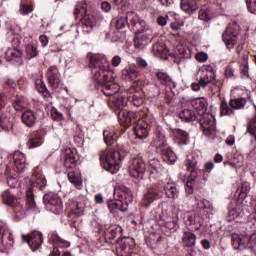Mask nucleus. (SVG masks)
Masks as SVG:
<instances>
[{
  "label": "nucleus",
  "instance_id": "nucleus-42",
  "mask_svg": "<svg viewBox=\"0 0 256 256\" xmlns=\"http://www.w3.org/2000/svg\"><path fill=\"white\" fill-rule=\"evenodd\" d=\"M87 205V202L85 199L82 201H77L71 204L70 206V215H75V217H81L83 213H85V207Z\"/></svg>",
  "mask_w": 256,
  "mask_h": 256
},
{
  "label": "nucleus",
  "instance_id": "nucleus-34",
  "mask_svg": "<svg viewBox=\"0 0 256 256\" xmlns=\"http://www.w3.org/2000/svg\"><path fill=\"white\" fill-rule=\"evenodd\" d=\"M193 109L197 112V117L207 115V100L205 98H196L191 101Z\"/></svg>",
  "mask_w": 256,
  "mask_h": 256
},
{
  "label": "nucleus",
  "instance_id": "nucleus-3",
  "mask_svg": "<svg viewBox=\"0 0 256 256\" xmlns=\"http://www.w3.org/2000/svg\"><path fill=\"white\" fill-rule=\"evenodd\" d=\"M79 15H81L80 25L83 35H91L101 18L97 14H91L87 11V2L85 1L78 2L75 6L74 16L76 19Z\"/></svg>",
  "mask_w": 256,
  "mask_h": 256
},
{
  "label": "nucleus",
  "instance_id": "nucleus-47",
  "mask_svg": "<svg viewBox=\"0 0 256 256\" xmlns=\"http://www.w3.org/2000/svg\"><path fill=\"white\" fill-rule=\"evenodd\" d=\"M4 175L7 180V184L11 187V189H15V187H17V175H19V172L6 168Z\"/></svg>",
  "mask_w": 256,
  "mask_h": 256
},
{
  "label": "nucleus",
  "instance_id": "nucleus-7",
  "mask_svg": "<svg viewBox=\"0 0 256 256\" xmlns=\"http://www.w3.org/2000/svg\"><path fill=\"white\" fill-rule=\"evenodd\" d=\"M217 66L215 64L203 65L200 69V85L202 89H206L207 85L212 84L215 87L216 93H221L223 81L217 80Z\"/></svg>",
  "mask_w": 256,
  "mask_h": 256
},
{
  "label": "nucleus",
  "instance_id": "nucleus-2",
  "mask_svg": "<svg viewBox=\"0 0 256 256\" xmlns=\"http://www.w3.org/2000/svg\"><path fill=\"white\" fill-rule=\"evenodd\" d=\"M120 124L123 126H120L119 128H108L103 131V137L104 142L108 147H111V145H114L113 147L102 150L99 152V159L100 163L103 166V168L108 171L109 173L115 174L120 169L121 161L127 157V154L129 153L131 146H129V143H119L117 142V137L120 135H123L124 131H126L127 127L130 125H133V131L138 139H144L137 136V133L135 132V127L137 126L136 123H130L127 124V122H123L120 119Z\"/></svg>",
  "mask_w": 256,
  "mask_h": 256
},
{
  "label": "nucleus",
  "instance_id": "nucleus-50",
  "mask_svg": "<svg viewBox=\"0 0 256 256\" xmlns=\"http://www.w3.org/2000/svg\"><path fill=\"white\" fill-rule=\"evenodd\" d=\"M0 127L6 133H9L13 129V122H11V118L5 113L0 115Z\"/></svg>",
  "mask_w": 256,
  "mask_h": 256
},
{
  "label": "nucleus",
  "instance_id": "nucleus-58",
  "mask_svg": "<svg viewBox=\"0 0 256 256\" xmlns=\"http://www.w3.org/2000/svg\"><path fill=\"white\" fill-rule=\"evenodd\" d=\"M15 111H23L25 107H27V101H25V97H16V99L12 103Z\"/></svg>",
  "mask_w": 256,
  "mask_h": 256
},
{
  "label": "nucleus",
  "instance_id": "nucleus-52",
  "mask_svg": "<svg viewBox=\"0 0 256 256\" xmlns=\"http://www.w3.org/2000/svg\"><path fill=\"white\" fill-rule=\"evenodd\" d=\"M251 191V184L249 182H242L241 186L237 189L236 193H238L239 199L242 201L249 195Z\"/></svg>",
  "mask_w": 256,
  "mask_h": 256
},
{
  "label": "nucleus",
  "instance_id": "nucleus-29",
  "mask_svg": "<svg viewBox=\"0 0 256 256\" xmlns=\"http://www.w3.org/2000/svg\"><path fill=\"white\" fill-rule=\"evenodd\" d=\"M125 17L128 27H132L134 31H141V29H145V27H147L145 26V20L139 19V15L135 12H127Z\"/></svg>",
  "mask_w": 256,
  "mask_h": 256
},
{
  "label": "nucleus",
  "instance_id": "nucleus-18",
  "mask_svg": "<svg viewBox=\"0 0 256 256\" xmlns=\"http://www.w3.org/2000/svg\"><path fill=\"white\" fill-rule=\"evenodd\" d=\"M135 239L131 237H125L118 241L116 244V255L117 256H141L137 252H133L135 249Z\"/></svg>",
  "mask_w": 256,
  "mask_h": 256
},
{
  "label": "nucleus",
  "instance_id": "nucleus-14",
  "mask_svg": "<svg viewBox=\"0 0 256 256\" xmlns=\"http://www.w3.org/2000/svg\"><path fill=\"white\" fill-rule=\"evenodd\" d=\"M205 216L199 213V210L193 212H187L184 214V225L187 227L188 231H199L203 227L205 221Z\"/></svg>",
  "mask_w": 256,
  "mask_h": 256
},
{
  "label": "nucleus",
  "instance_id": "nucleus-46",
  "mask_svg": "<svg viewBox=\"0 0 256 256\" xmlns=\"http://www.w3.org/2000/svg\"><path fill=\"white\" fill-rule=\"evenodd\" d=\"M33 0H21L19 6L20 15L27 16L33 13Z\"/></svg>",
  "mask_w": 256,
  "mask_h": 256
},
{
  "label": "nucleus",
  "instance_id": "nucleus-17",
  "mask_svg": "<svg viewBox=\"0 0 256 256\" xmlns=\"http://www.w3.org/2000/svg\"><path fill=\"white\" fill-rule=\"evenodd\" d=\"M245 235L243 234H232L231 235V243L232 247L237 251H243L249 245V241H251V236L256 235V232L251 231L250 227H247L245 224Z\"/></svg>",
  "mask_w": 256,
  "mask_h": 256
},
{
  "label": "nucleus",
  "instance_id": "nucleus-64",
  "mask_svg": "<svg viewBox=\"0 0 256 256\" xmlns=\"http://www.w3.org/2000/svg\"><path fill=\"white\" fill-rule=\"evenodd\" d=\"M246 6L250 13L256 15V0H246Z\"/></svg>",
  "mask_w": 256,
  "mask_h": 256
},
{
  "label": "nucleus",
  "instance_id": "nucleus-43",
  "mask_svg": "<svg viewBox=\"0 0 256 256\" xmlns=\"http://www.w3.org/2000/svg\"><path fill=\"white\" fill-rule=\"evenodd\" d=\"M128 103L130 105H133V107H141L143 105L145 99L143 98V91L139 90L137 92H134L133 94H130L127 97Z\"/></svg>",
  "mask_w": 256,
  "mask_h": 256
},
{
  "label": "nucleus",
  "instance_id": "nucleus-59",
  "mask_svg": "<svg viewBox=\"0 0 256 256\" xmlns=\"http://www.w3.org/2000/svg\"><path fill=\"white\" fill-rule=\"evenodd\" d=\"M26 205L29 209H35V195H33V189L31 188L26 191Z\"/></svg>",
  "mask_w": 256,
  "mask_h": 256
},
{
  "label": "nucleus",
  "instance_id": "nucleus-40",
  "mask_svg": "<svg viewBox=\"0 0 256 256\" xmlns=\"http://www.w3.org/2000/svg\"><path fill=\"white\" fill-rule=\"evenodd\" d=\"M174 137H175V141L177 142L178 145H188L189 143V132L183 130V129H179V128H175L172 131Z\"/></svg>",
  "mask_w": 256,
  "mask_h": 256
},
{
  "label": "nucleus",
  "instance_id": "nucleus-22",
  "mask_svg": "<svg viewBox=\"0 0 256 256\" xmlns=\"http://www.w3.org/2000/svg\"><path fill=\"white\" fill-rule=\"evenodd\" d=\"M47 187V179L43 174V168L37 166L32 170V176L30 178V189H37L43 191Z\"/></svg>",
  "mask_w": 256,
  "mask_h": 256
},
{
  "label": "nucleus",
  "instance_id": "nucleus-63",
  "mask_svg": "<svg viewBox=\"0 0 256 256\" xmlns=\"http://www.w3.org/2000/svg\"><path fill=\"white\" fill-rule=\"evenodd\" d=\"M240 75L242 79H251L249 76V62L247 60H244L240 65Z\"/></svg>",
  "mask_w": 256,
  "mask_h": 256
},
{
  "label": "nucleus",
  "instance_id": "nucleus-57",
  "mask_svg": "<svg viewBox=\"0 0 256 256\" xmlns=\"http://www.w3.org/2000/svg\"><path fill=\"white\" fill-rule=\"evenodd\" d=\"M198 17L201 19V21H211V19L214 17V14L213 11H211V8L203 7L200 9Z\"/></svg>",
  "mask_w": 256,
  "mask_h": 256
},
{
  "label": "nucleus",
  "instance_id": "nucleus-15",
  "mask_svg": "<svg viewBox=\"0 0 256 256\" xmlns=\"http://www.w3.org/2000/svg\"><path fill=\"white\" fill-rule=\"evenodd\" d=\"M145 171H147V165L143 154L139 153L130 161V175L135 179H145Z\"/></svg>",
  "mask_w": 256,
  "mask_h": 256
},
{
  "label": "nucleus",
  "instance_id": "nucleus-20",
  "mask_svg": "<svg viewBox=\"0 0 256 256\" xmlns=\"http://www.w3.org/2000/svg\"><path fill=\"white\" fill-rule=\"evenodd\" d=\"M153 39V30L149 27H144L141 30L136 31L134 37V47L143 51L147 47L148 43Z\"/></svg>",
  "mask_w": 256,
  "mask_h": 256
},
{
  "label": "nucleus",
  "instance_id": "nucleus-12",
  "mask_svg": "<svg viewBox=\"0 0 256 256\" xmlns=\"http://www.w3.org/2000/svg\"><path fill=\"white\" fill-rule=\"evenodd\" d=\"M43 202L46 205L47 211L54 213V215H61L63 213V200L59 194L48 192L43 196Z\"/></svg>",
  "mask_w": 256,
  "mask_h": 256
},
{
  "label": "nucleus",
  "instance_id": "nucleus-55",
  "mask_svg": "<svg viewBox=\"0 0 256 256\" xmlns=\"http://www.w3.org/2000/svg\"><path fill=\"white\" fill-rule=\"evenodd\" d=\"M215 169V163L208 161L204 164V169H201L202 172H199V177L202 176L203 181L209 179V174Z\"/></svg>",
  "mask_w": 256,
  "mask_h": 256
},
{
  "label": "nucleus",
  "instance_id": "nucleus-30",
  "mask_svg": "<svg viewBox=\"0 0 256 256\" xmlns=\"http://www.w3.org/2000/svg\"><path fill=\"white\" fill-rule=\"evenodd\" d=\"M163 165L159 159H152L148 162L147 171L149 173V179H159L163 173Z\"/></svg>",
  "mask_w": 256,
  "mask_h": 256
},
{
  "label": "nucleus",
  "instance_id": "nucleus-9",
  "mask_svg": "<svg viewBox=\"0 0 256 256\" xmlns=\"http://www.w3.org/2000/svg\"><path fill=\"white\" fill-rule=\"evenodd\" d=\"M159 199H163V181L151 184L146 189L141 201L142 207H151V205L155 203V201H159Z\"/></svg>",
  "mask_w": 256,
  "mask_h": 256
},
{
  "label": "nucleus",
  "instance_id": "nucleus-28",
  "mask_svg": "<svg viewBox=\"0 0 256 256\" xmlns=\"http://www.w3.org/2000/svg\"><path fill=\"white\" fill-rule=\"evenodd\" d=\"M32 81L35 84V89L44 99H51V92H49L45 81H43V74H33Z\"/></svg>",
  "mask_w": 256,
  "mask_h": 256
},
{
  "label": "nucleus",
  "instance_id": "nucleus-21",
  "mask_svg": "<svg viewBox=\"0 0 256 256\" xmlns=\"http://www.w3.org/2000/svg\"><path fill=\"white\" fill-rule=\"evenodd\" d=\"M13 162H10L6 169L15 171L16 173H25L27 171V157L21 151H15L13 154Z\"/></svg>",
  "mask_w": 256,
  "mask_h": 256
},
{
  "label": "nucleus",
  "instance_id": "nucleus-23",
  "mask_svg": "<svg viewBox=\"0 0 256 256\" xmlns=\"http://www.w3.org/2000/svg\"><path fill=\"white\" fill-rule=\"evenodd\" d=\"M152 147H155L156 153H163L164 151H167V149L171 148L169 146V143H167V137H165V132L163 129H157L154 132V138L151 142Z\"/></svg>",
  "mask_w": 256,
  "mask_h": 256
},
{
  "label": "nucleus",
  "instance_id": "nucleus-37",
  "mask_svg": "<svg viewBox=\"0 0 256 256\" xmlns=\"http://www.w3.org/2000/svg\"><path fill=\"white\" fill-rule=\"evenodd\" d=\"M152 53L160 59H169V49L163 42H157L152 46Z\"/></svg>",
  "mask_w": 256,
  "mask_h": 256
},
{
  "label": "nucleus",
  "instance_id": "nucleus-45",
  "mask_svg": "<svg viewBox=\"0 0 256 256\" xmlns=\"http://www.w3.org/2000/svg\"><path fill=\"white\" fill-rule=\"evenodd\" d=\"M252 205H254V212L247 217L246 227L256 233V196L252 198Z\"/></svg>",
  "mask_w": 256,
  "mask_h": 256
},
{
  "label": "nucleus",
  "instance_id": "nucleus-49",
  "mask_svg": "<svg viewBox=\"0 0 256 256\" xmlns=\"http://www.w3.org/2000/svg\"><path fill=\"white\" fill-rule=\"evenodd\" d=\"M179 117L185 123H190L191 121H197L199 116L192 109H184L179 113Z\"/></svg>",
  "mask_w": 256,
  "mask_h": 256
},
{
  "label": "nucleus",
  "instance_id": "nucleus-5",
  "mask_svg": "<svg viewBox=\"0 0 256 256\" xmlns=\"http://www.w3.org/2000/svg\"><path fill=\"white\" fill-rule=\"evenodd\" d=\"M77 150L68 148L65 151L64 167L69 169L68 171V181L76 187V189H81L83 187V178H81V172L77 170Z\"/></svg>",
  "mask_w": 256,
  "mask_h": 256
},
{
  "label": "nucleus",
  "instance_id": "nucleus-4",
  "mask_svg": "<svg viewBox=\"0 0 256 256\" xmlns=\"http://www.w3.org/2000/svg\"><path fill=\"white\" fill-rule=\"evenodd\" d=\"M114 197L116 200H107V207L110 213L117 211H127L130 203H133V192L126 186H118L114 189Z\"/></svg>",
  "mask_w": 256,
  "mask_h": 256
},
{
  "label": "nucleus",
  "instance_id": "nucleus-26",
  "mask_svg": "<svg viewBox=\"0 0 256 256\" xmlns=\"http://www.w3.org/2000/svg\"><path fill=\"white\" fill-rule=\"evenodd\" d=\"M39 119V110L37 109H25L21 114V122L28 129H33L35 125H37V121Z\"/></svg>",
  "mask_w": 256,
  "mask_h": 256
},
{
  "label": "nucleus",
  "instance_id": "nucleus-16",
  "mask_svg": "<svg viewBox=\"0 0 256 256\" xmlns=\"http://www.w3.org/2000/svg\"><path fill=\"white\" fill-rule=\"evenodd\" d=\"M123 236V228L119 225H111L104 230V240L107 245H115V252L117 253V244L125 237Z\"/></svg>",
  "mask_w": 256,
  "mask_h": 256
},
{
  "label": "nucleus",
  "instance_id": "nucleus-25",
  "mask_svg": "<svg viewBox=\"0 0 256 256\" xmlns=\"http://www.w3.org/2000/svg\"><path fill=\"white\" fill-rule=\"evenodd\" d=\"M27 142L26 145L28 149H35L37 147H41L43 145V142L45 141V130L38 129L35 131H32L27 136Z\"/></svg>",
  "mask_w": 256,
  "mask_h": 256
},
{
  "label": "nucleus",
  "instance_id": "nucleus-61",
  "mask_svg": "<svg viewBox=\"0 0 256 256\" xmlns=\"http://www.w3.org/2000/svg\"><path fill=\"white\" fill-rule=\"evenodd\" d=\"M148 93L152 99H155L161 95V88L157 84H150L148 86Z\"/></svg>",
  "mask_w": 256,
  "mask_h": 256
},
{
  "label": "nucleus",
  "instance_id": "nucleus-8",
  "mask_svg": "<svg viewBox=\"0 0 256 256\" xmlns=\"http://www.w3.org/2000/svg\"><path fill=\"white\" fill-rule=\"evenodd\" d=\"M1 197L3 203L13 209V213L17 219H23V217H25V207L23 206V201H21V198H18L17 195H15L13 190H5L2 192Z\"/></svg>",
  "mask_w": 256,
  "mask_h": 256
},
{
  "label": "nucleus",
  "instance_id": "nucleus-13",
  "mask_svg": "<svg viewBox=\"0 0 256 256\" xmlns=\"http://www.w3.org/2000/svg\"><path fill=\"white\" fill-rule=\"evenodd\" d=\"M45 76L48 87L52 89V91L60 93L61 89H63V80L61 79V73L59 72V68H57V66H50L47 69Z\"/></svg>",
  "mask_w": 256,
  "mask_h": 256
},
{
  "label": "nucleus",
  "instance_id": "nucleus-10",
  "mask_svg": "<svg viewBox=\"0 0 256 256\" xmlns=\"http://www.w3.org/2000/svg\"><path fill=\"white\" fill-rule=\"evenodd\" d=\"M240 34L241 26H239L237 21L230 22L226 27V30L222 33V41L226 45L227 49H229V51L235 48L237 38Z\"/></svg>",
  "mask_w": 256,
  "mask_h": 256
},
{
  "label": "nucleus",
  "instance_id": "nucleus-44",
  "mask_svg": "<svg viewBox=\"0 0 256 256\" xmlns=\"http://www.w3.org/2000/svg\"><path fill=\"white\" fill-rule=\"evenodd\" d=\"M160 155L167 165H175V163H177V154L173 152V148L171 147L164 150Z\"/></svg>",
  "mask_w": 256,
  "mask_h": 256
},
{
  "label": "nucleus",
  "instance_id": "nucleus-36",
  "mask_svg": "<svg viewBox=\"0 0 256 256\" xmlns=\"http://www.w3.org/2000/svg\"><path fill=\"white\" fill-rule=\"evenodd\" d=\"M158 225L162 227V231H164V233H175V231L179 229L177 221L173 218H168L167 220L160 219L158 221Z\"/></svg>",
  "mask_w": 256,
  "mask_h": 256
},
{
  "label": "nucleus",
  "instance_id": "nucleus-24",
  "mask_svg": "<svg viewBox=\"0 0 256 256\" xmlns=\"http://www.w3.org/2000/svg\"><path fill=\"white\" fill-rule=\"evenodd\" d=\"M22 241L27 243L32 251H37L43 245V233L33 231L30 234H22Z\"/></svg>",
  "mask_w": 256,
  "mask_h": 256
},
{
  "label": "nucleus",
  "instance_id": "nucleus-54",
  "mask_svg": "<svg viewBox=\"0 0 256 256\" xmlns=\"http://www.w3.org/2000/svg\"><path fill=\"white\" fill-rule=\"evenodd\" d=\"M220 115L231 117V115H235V111L233 110V107L229 105V102L222 100L220 104Z\"/></svg>",
  "mask_w": 256,
  "mask_h": 256
},
{
  "label": "nucleus",
  "instance_id": "nucleus-32",
  "mask_svg": "<svg viewBox=\"0 0 256 256\" xmlns=\"http://www.w3.org/2000/svg\"><path fill=\"white\" fill-rule=\"evenodd\" d=\"M241 213H243V204L232 202L228 206V214L226 216V221L230 223V221H235L237 217L241 216Z\"/></svg>",
  "mask_w": 256,
  "mask_h": 256
},
{
  "label": "nucleus",
  "instance_id": "nucleus-41",
  "mask_svg": "<svg viewBox=\"0 0 256 256\" xmlns=\"http://www.w3.org/2000/svg\"><path fill=\"white\" fill-rule=\"evenodd\" d=\"M156 77L161 85L167 87V89H175L177 87V83L170 78L165 72H157Z\"/></svg>",
  "mask_w": 256,
  "mask_h": 256
},
{
  "label": "nucleus",
  "instance_id": "nucleus-1",
  "mask_svg": "<svg viewBox=\"0 0 256 256\" xmlns=\"http://www.w3.org/2000/svg\"><path fill=\"white\" fill-rule=\"evenodd\" d=\"M88 67L90 69L91 79L96 82L95 89L101 91L108 100V107L118 115V119L127 125L137 123L134 131L140 139H147L149 129L155 123V117L149 111V108H143L139 112L126 111L125 96L119 93L121 86L115 83L113 71H111V62L107 56L95 54L90 58Z\"/></svg>",
  "mask_w": 256,
  "mask_h": 256
},
{
  "label": "nucleus",
  "instance_id": "nucleus-19",
  "mask_svg": "<svg viewBox=\"0 0 256 256\" xmlns=\"http://www.w3.org/2000/svg\"><path fill=\"white\" fill-rule=\"evenodd\" d=\"M15 245V239L13 233L9 230L7 223L0 220V251L11 249Z\"/></svg>",
  "mask_w": 256,
  "mask_h": 256
},
{
  "label": "nucleus",
  "instance_id": "nucleus-62",
  "mask_svg": "<svg viewBox=\"0 0 256 256\" xmlns=\"http://www.w3.org/2000/svg\"><path fill=\"white\" fill-rule=\"evenodd\" d=\"M115 28L117 31H121V29H125L127 27V18L126 16H119L114 19Z\"/></svg>",
  "mask_w": 256,
  "mask_h": 256
},
{
  "label": "nucleus",
  "instance_id": "nucleus-11",
  "mask_svg": "<svg viewBox=\"0 0 256 256\" xmlns=\"http://www.w3.org/2000/svg\"><path fill=\"white\" fill-rule=\"evenodd\" d=\"M200 129L208 139H215L217 137V131L215 130V116L212 114H204L202 116H198L197 120Z\"/></svg>",
  "mask_w": 256,
  "mask_h": 256
},
{
  "label": "nucleus",
  "instance_id": "nucleus-38",
  "mask_svg": "<svg viewBox=\"0 0 256 256\" xmlns=\"http://www.w3.org/2000/svg\"><path fill=\"white\" fill-rule=\"evenodd\" d=\"M180 9L187 15H193L199 9V6L197 0H180Z\"/></svg>",
  "mask_w": 256,
  "mask_h": 256
},
{
  "label": "nucleus",
  "instance_id": "nucleus-39",
  "mask_svg": "<svg viewBox=\"0 0 256 256\" xmlns=\"http://www.w3.org/2000/svg\"><path fill=\"white\" fill-rule=\"evenodd\" d=\"M182 243L184 247H187L188 249H193L195 245L197 244V235L193 233V231H184L182 236Z\"/></svg>",
  "mask_w": 256,
  "mask_h": 256
},
{
  "label": "nucleus",
  "instance_id": "nucleus-35",
  "mask_svg": "<svg viewBox=\"0 0 256 256\" xmlns=\"http://www.w3.org/2000/svg\"><path fill=\"white\" fill-rule=\"evenodd\" d=\"M141 73H139V69H137V66L130 65L126 67L122 71V79L125 81H136L138 77H141Z\"/></svg>",
  "mask_w": 256,
  "mask_h": 256
},
{
  "label": "nucleus",
  "instance_id": "nucleus-6",
  "mask_svg": "<svg viewBox=\"0 0 256 256\" xmlns=\"http://www.w3.org/2000/svg\"><path fill=\"white\" fill-rule=\"evenodd\" d=\"M199 161L200 158L197 154H189L185 160L186 171L190 173L185 185L187 195H193L195 181L199 179V173H203L199 168Z\"/></svg>",
  "mask_w": 256,
  "mask_h": 256
},
{
  "label": "nucleus",
  "instance_id": "nucleus-51",
  "mask_svg": "<svg viewBox=\"0 0 256 256\" xmlns=\"http://www.w3.org/2000/svg\"><path fill=\"white\" fill-rule=\"evenodd\" d=\"M23 56V53L21 50L13 47V48H8L7 51L5 52V59L6 61H15V59H21Z\"/></svg>",
  "mask_w": 256,
  "mask_h": 256
},
{
  "label": "nucleus",
  "instance_id": "nucleus-48",
  "mask_svg": "<svg viewBox=\"0 0 256 256\" xmlns=\"http://www.w3.org/2000/svg\"><path fill=\"white\" fill-rule=\"evenodd\" d=\"M229 105L234 111L245 109L247 105V99L243 97H234L229 100Z\"/></svg>",
  "mask_w": 256,
  "mask_h": 256
},
{
  "label": "nucleus",
  "instance_id": "nucleus-53",
  "mask_svg": "<svg viewBox=\"0 0 256 256\" xmlns=\"http://www.w3.org/2000/svg\"><path fill=\"white\" fill-rule=\"evenodd\" d=\"M207 209H213V204L207 199L200 200L197 203L196 211L201 213L203 216L207 213Z\"/></svg>",
  "mask_w": 256,
  "mask_h": 256
},
{
  "label": "nucleus",
  "instance_id": "nucleus-56",
  "mask_svg": "<svg viewBox=\"0 0 256 256\" xmlns=\"http://www.w3.org/2000/svg\"><path fill=\"white\" fill-rule=\"evenodd\" d=\"M25 54H26V59L28 60L35 59V57L39 56V50L37 49V46L33 44H27L25 47Z\"/></svg>",
  "mask_w": 256,
  "mask_h": 256
},
{
  "label": "nucleus",
  "instance_id": "nucleus-60",
  "mask_svg": "<svg viewBox=\"0 0 256 256\" xmlns=\"http://www.w3.org/2000/svg\"><path fill=\"white\" fill-rule=\"evenodd\" d=\"M133 67H136L138 69L139 73L143 75V70L147 69L149 64L147 63V60L143 59L142 57L136 58V63L132 64Z\"/></svg>",
  "mask_w": 256,
  "mask_h": 256
},
{
  "label": "nucleus",
  "instance_id": "nucleus-27",
  "mask_svg": "<svg viewBox=\"0 0 256 256\" xmlns=\"http://www.w3.org/2000/svg\"><path fill=\"white\" fill-rule=\"evenodd\" d=\"M191 49L187 46L179 45L176 47L174 53V62L177 65H185L189 59H191Z\"/></svg>",
  "mask_w": 256,
  "mask_h": 256
},
{
  "label": "nucleus",
  "instance_id": "nucleus-31",
  "mask_svg": "<svg viewBox=\"0 0 256 256\" xmlns=\"http://www.w3.org/2000/svg\"><path fill=\"white\" fill-rule=\"evenodd\" d=\"M51 243H53L54 247L52 252L49 254V256H61V250L63 248L69 247V242L63 241L59 236L57 235H52L50 237Z\"/></svg>",
  "mask_w": 256,
  "mask_h": 256
},
{
  "label": "nucleus",
  "instance_id": "nucleus-33",
  "mask_svg": "<svg viewBox=\"0 0 256 256\" xmlns=\"http://www.w3.org/2000/svg\"><path fill=\"white\" fill-rule=\"evenodd\" d=\"M164 193L168 199H172L173 201L179 199V189L174 182L163 183V195Z\"/></svg>",
  "mask_w": 256,
  "mask_h": 256
}]
</instances>
